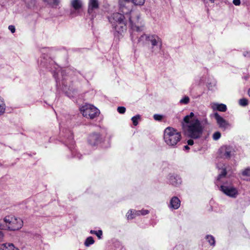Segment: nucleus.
Instances as JSON below:
<instances>
[{"label":"nucleus","instance_id":"f257e3e1","mask_svg":"<svg viewBox=\"0 0 250 250\" xmlns=\"http://www.w3.org/2000/svg\"><path fill=\"white\" fill-rule=\"evenodd\" d=\"M184 121L183 128L185 134L194 139H198L202 136L204 125L208 124L207 118L200 121L194 117L193 112H190L189 115L186 116L184 118Z\"/></svg>","mask_w":250,"mask_h":250},{"label":"nucleus","instance_id":"f03ea898","mask_svg":"<svg viewBox=\"0 0 250 250\" xmlns=\"http://www.w3.org/2000/svg\"><path fill=\"white\" fill-rule=\"evenodd\" d=\"M134 43H139L142 45H148L151 53H158L162 48V40L158 35L154 34H142Z\"/></svg>","mask_w":250,"mask_h":250},{"label":"nucleus","instance_id":"7ed1b4c3","mask_svg":"<svg viewBox=\"0 0 250 250\" xmlns=\"http://www.w3.org/2000/svg\"><path fill=\"white\" fill-rule=\"evenodd\" d=\"M132 14L127 19L129 20L130 27L133 31L131 34V40L133 42H135L137 39V37H139L140 35L139 32L144 30L145 25L137 12H133Z\"/></svg>","mask_w":250,"mask_h":250},{"label":"nucleus","instance_id":"20e7f679","mask_svg":"<svg viewBox=\"0 0 250 250\" xmlns=\"http://www.w3.org/2000/svg\"><path fill=\"white\" fill-rule=\"evenodd\" d=\"M23 226V221L19 217L10 214L5 216L3 219V223L0 224V229L16 231Z\"/></svg>","mask_w":250,"mask_h":250},{"label":"nucleus","instance_id":"39448f33","mask_svg":"<svg viewBox=\"0 0 250 250\" xmlns=\"http://www.w3.org/2000/svg\"><path fill=\"white\" fill-rule=\"evenodd\" d=\"M181 133L173 127H167L164 130V140L169 146L176 147L181 140Z\"/></svg>","mask_w":250,"mask_h":250},{"label":"nucleus","instance_id":"423d86ee","mask_svg":"<svg viewBox=\"0 0 250 250\" xmlns=\"http://www.w3.org/2000/svg\"><path fill=\"white\" fill-rule=\"evenodd\" d=\"M80 111L84 117L90 119H94L100 114L99 110L90 104H86L82 106Z\"/></svg>","mask_w":250,"mask_h":250},{"label":"nucleus","instance_id":"0eeeda50","mask_svg":"<svg viewBox=\"0 0 250 250\" xmlns=\"http://www.w3.org/2000/svg\"><path fill=\"white\" fill-rule=\"evenodd\" d=\"M119 7L120 12L125 15L126 18L133 14V12H136L132 10V3L130 0H120Z\"/></svg>","mask_w":250,"mask_h":250},{"label":"nucleus","instance_id":"6e6552de","mask_svg":"<svg viewBox=\"0 0 250 250\" xmlns=\"http://www.w3.org/2000/svg\"><path fill=\"white\" fill-rule=\"evenodd\" d=\"M220 189L226 195L233 198L238 194L237 189L234 188L231 182L224 183L220 187Z\"/></svg>","mask_w":250,"mask_h":250},{"label":"nucleus","instance_id":"1a4fd4ad","mask_svg":"<svg viewBox=\"0 0 250 250\" xmlns=\"http://www.w3.org/2000/svg\"><path fill=\"white\" fill-rule=\"evenodd\" d=\"M234 149L229 146H224L219 149L220 156L222 158L229 159L234 154Z\"/></svg>","mask_w":250,"mask_h":250},{"label":"nucleus","instance_id":"9d476101","mask_svg":"<svg viewBox=\"0 0 250 250\" xmlns=\"http://www.w3.org/2000/svg\"><path fill=\"white\" fill-rule=\"evenodd\" d=\"M66 137V140L65 141V145L66 146H68L69 148L71 149V151H72V154L74 156V157H76L79 159H80L81 155L79 152H77L76 150L72 149L74 145V142L73 141L72 133L71 132H69L68 136Z\"/></svg>","mask_w":250,"mask_h":250},{"label":"nucleus","instance_id":"9b49d317","mask_svg":"<svg viewBox=\"0 0 250 250\" xmlns=\"http://www.w3.org/2000/svg\"><path fill=\"white\" fill-rule=\"evenodd\" d=\"M219 127L223 130H226L230 127V124L223 117L219 115L218 113L213 114Z\"/></svg>","mask_w":250,"mask_h":250},{"label":"nucleus","instance_id":"f8f14e48","mask_svg":"<svg viewBox=\"0 0 250 250\" xmlns=\"http://www.w3.org/2000/svg\"><path fill=\"white\" fill-rule=\"evenodd\" d=\"M217 167L219 171V173L216 180V184L219 185V182H222V179L226 176L227 167L225 164L219 163L217 164Z\"/></svg>","mask_w":250,"mask_h":250},{"label":"nucleus","instance_id":"ddd939ff","mask_svg":"<svg viewBox=\"0 0 250 250\" xmlns=\"http://www.w3.org/2000/svg\"><path fill=\"white\" fill-rule=\"evenodd\" d=\"M126 18H127L123 14L115 13L109 18V21L112 25H115L121 21H125V19Z\"/></svg>","mask_w":250,"mask_h":250},{"label":"nucleus","instance_id":"4468645a","mask_svg":"<svg viewBox=\"0 0 250 250\" xmlns=\"http://www.w3.org/2000/svg\"><path fill=\"white\" fill-rule=\"evenodd\" d=\"M101 141V135L99 133H94L90 134L88 138V144L91 146L98 145Z\"/></svg>","mask_w":250,"mask_h":250},{"label":"nucleus","instance_id":"2eb2a0df","mask_svg":"<svg viewBox=\"0 0 250 250\" xmlns=\"http://www.w3.org/2000/svg\"><path fill=\"white\" fill-rule=\"evenodd\" d=\"M115 30L119 34H121L126 29V26L125 21H121L119 23L115 24V25H112Z\"/></svg>","mask_w":250,"mask_h":250},{"label":"nucleus","instance_id":"dca6fc26","mask_svg":"<svg viewBox=\"0 0 250 250\" xmlns=\"http://www.w3.org/2000/svg\"><path fill=\"white\" fill-rule=\"evenodd\" d=\"M70 5L75 12H78L82 9L83 3L82 0H71Z\"/></svg>","mask_w":250,"mask_h":250},{"label":"nucleus","instance_id":"f3484780","mask_svg":"<svg viewBox=\"0 0 250 250\" xmlns=\"http://www.w3.org/2000/svg\"><path fill=\"white\" fill-rule=\"evenodd\" d=\"M169 181L171 184L174 186H179L182 182L180 177L176 174H170L169 175Z\"/></svg>","mask_w":250,"mask_h":250},{"label":"nucleus","instance_id":"a211bd4d","mask_svg":"<svg viewBox=\"0 0 250 250\" xmlns=\"http://www.w3.org/2000/svg\"><path fill=\"white\" fill-rule=\"evenodd\" d=\"M180 201L177 197H173L170 201V204L168 206L171 209H177L180 206Z\"/></svg>","mask_w":250,"mask_h":250},{"label":"nucleus","instance_id":"6ab92c4d","mask_svg":"<svg viewBox=\"0 0 250 250\" xmlns=\"http://www.w3.org/2000/svg\"><path fill=\"white\" fill-rule=\"evenodd\" d=\"M211 108L214 110H218L221 112H225L227 110V106L223 104L212 103L210 104Z\"/></svg>","mask_w":250,"mask_h":250},{"label":"nucleus","instance_id":"aec40b11","mask_svg":"<svg viewBox=\"0 0 250 250\" xmlns=\"http://www.w3.org/2000/svg\"><path fill=\"white\" fill-rule=\"evenodd\" d=\"M98 7L99 3L98 0H89L88 9V13H92L93 10L97 9Z\"/></svg>","mask_w":250,"mask_h":250},{"label":"nucleus","instance_id":"412c9836","mask_svg":"<svg viewBox=\"0 0 250 250\" xmlns=\"http://www.w3.org/2000/svg\"><path fill=\"white\" fill-rule=\"evenodd\" d=\"M139 210L130 209L126 214V218L128 220L132 219L136 217L139 216Z\"/></svg>","mask_w":250,"mask_h":250},{"label":"nucleus","instance_id":"4be33fe9","mask_svg":"<svg viewBox=\"0 0 250 250\" xmlns=\"http://www.w3.org/2000/svg\"><path fill=\"white\" fill-rule=\"evenodd\" d=\"M243 176L246 177L247 180H250V167H248L241 172Z\"/></svg>","mask_w":250,"mask_h":250},{"label":"nucleus","instance_id":"5701e85b","mask_svg":"<svg viewBox=\"0 0 250 250\" xmlns=\"http://www.w3.org/2000/svg\"><path fill=\"white\" fill-rule=\"evenodd\" d=\"M206 239L210 244V246H214L215 244V241L214 237L211 235H207L206 236Z\"/></svg>","mask_w":250,"mask_h":250},{"label":"nucleus","instance_id":"b1692460","mask_svg":"<svg viewBox=\"0 0 250 250\" xmlns=\"http://www.w3.org/2000/svg\"><path fill=\"white\" fill-rule=\"evenodd\" d=\"M44 1L51 7L57 6L59 3V0H44Z\"/></svg>","mask_w":250,"mask_h":250},{"label":"nucleus","instance_id":"393cba45","mask_svg":"<svg viewBox=\"0 0 250 250\" xmlns=\"http://www.w3.org/2000/svg\"><path fill=\"white\" fill-rule=\"evenodd\" d=\"M6 105L3 100L0 97V115L3 114L5 111Z\"/></svg>","mask_w":250,"mask_h":250},{"label":"nucleus","instance_id":"a878e982","mask_svg":"<svg viewBox=\"0 0 250 250\" xmlns=\"http://www.w3.org/2000/svg\"><path fill=\"white\" fill-rule=\"evenodd\" d=\"M95 242V241L92 237L89 236L88 237L85 242H84V245L85 247H89L90 245L93 244Z\"/></svg>","mask_w":250,"mask_h":250},{"label":"nucleus","instance_id":"bb28decb","mask_svg":"<svg viewBox=\"0 0 250 250\" xmlns=\"http://www.w3.org/2000/svg\"><path fill=\"white\" fill-rule=\"evenodd\" d=\"M90 233L91 234H95L99 239H101L103 235V232L102 230H99L98 231L91 230Z\"/></svg>","mask_w":250,"mask_h":250},{"label":"nucleus","instance_id":"cd10ccee","mask_svg":"<svg viewBox=\"0 0 250 250\" xmlns=\"http://www.w3.org/2000/svg\"><path fill=\"white\" fill-rule=\"evenodd\" d=\"M189 98L187 96H185L182 99L180 100L181 104H187L189 102Z\"/></svg>","mask_w":250,"mask_h":250},{"label":"nucleus","instance_id":"c85d7f7f","mask_svg":"<svg viewBox=\"0 0 250 250\" xmlns=\"http://www.w3.org/2000/svg\"><path fill=\"white\" fill-rule=\"evenodd\" d=\"M140 118H141V116L139 115H137L132 117L131 120L132 121V123H133V124L134 125L136 126L138 125V120H139L140 119Z\"/></svg>","mask_w":250,"mask_h":250},{"label":"nucleus","instance_id":"c756f323","mask_svg":"<svg viewBox=\"0 0 250 250\" xmlns=\"http://www.w3.org/2000/svg\"><path fill=\"white\" fill-rule=\"evenodd\" d=\"M131 2L136 5H142L144 4L145 0H132Z\"/></svg>","mask_w":250,"mask_h":250},{"label":"nucleus","instance_id":"7c9ffc66","mask_svg":"<svg viewBox=\"0 0 250 250\" xmlns=\"http://www.w3.org/2000/svg\"><path fill=\"white\" fill-rule=\"evenodd\" d=\"M239 103L240 105L245 106L248 105V101L247 99L245 98L241 99L239 100Z\"/></svg>","mask_w":250,"mask_h":250},{"label":"nucleus","instance_id":"2f4dec72","mask_svg":"<svg viewBox=\"0 0 250 250\" xmlns=\"http://www.w3.org/2000/svg\"><path fill=\"white\" fill-rule=\"evenodd\" d=\"M212 137L214 140H218L221 137L220 132L218 131L214 132L213 134Z\"/></svg>","mask_w":250,"mask_h":250},{"label":"nucleus","instance_id":"473e14b6","mask_svg":"<svg viewBox=\"0 0 250 250\" xmlns=\"http://www.w3.org/2000/svg\"><path fill=\"white\" fill-rule=\"evenodd\" d=\"M216 87V82L213 81L212 83H208V87L209 90H213Z\"/></svg>","mask_w":250,"mask_h":250},{"label":"nucleus","instance_id":"72a5a7b5","mask_svg":"<svg viewBox=\"0 0 250 250\" xmlns=\"http://www.w3.org/2000/svg\"><path fill=\"white\" fill-rule=\"evenodd\" d=\"M139 216L140 215H146L149 213V211L147 209H142L141 210H139Z\"/></svg>","mask_w":250,"mask_h":250},{"label":"nucleus","instance_id":"f704fd0d","mask_svg":"<svg viewBox=\"0 0 250 250\" xmlns=\"http://www.w3.org/2000/svg\"><path fill=\"white\" fill-rule=\"evenodd\" d=\"M8 250H19L18 249L16 248L13 244H7V247Z\"/></svg>","mask_w":250,"mask_h":250},{"label":"nucleus","instance_id":"c9c22d12","mask_svg":"<svg viewBox=\"0 0 250 250\" xmlns=\"http://www.w3.org/2000/svg\"><path fill=\"white\" fill-rule=\"evenodd\" d=\"M117 111L121 114H123L125 112V108L124 106H119L117 108Z\"/></svg>","mask_w":250,"mask_h":250},{"label":"nucleus","instance_id":"e433bc0d","mask_svg":"<svg viewBox=\"0 0 250 250\" xmlns=\"http://www.w3.org/2000/svg\"><path fill=\"white\" fill-rule=\"evenodd\" d=\"M153 118L156 121H161L163 118V116L159 114H154Z\"/></svg>","mask_w":250,"mask_h":250},{"label":"nucleus","instance_id":"4c0bfd02","mask_svg":"<svg viewBox=\"0 0 250 250\" xmlns=\"http://www.w3.org/2000/svg\"><path fill=\"white\" fill-rule=\"evenodd\" d=\"M184 247L182 245H178L176 246L173 249V250H184Z\"/></svg>","mask_w":250,"mask_h":250},{"label":"nucleus","instance_id":"58836bf2","mask_svg":"<svg viewBox=\"0 0 250 250\" xmlns=\"http://www.w3.org/2000/svg\"><path fill=\"white\" fill-rule=\"evenodd\" d=\"M7 244H3L0 245V250H8Z\"/></svg>","mask_w":250,"mask_h":250},{"label":"nucleus","instance_id":"ea45409f","mask_svg":"<svg viewBox=\"0 0 250 250\" xmlns=\"http://www.w3.org/2000/svg\"><path fill=\"white\" fill-rule=\"evenodd\" d=\"M8 29L12 33L15 32V26L13 25H9L8 27Z\"/></svg>","mask_w":250,"mask_h":250},{"label":"nucleus","instance_id":"a19ab883","mask_svg":"<svg viewBox=\"0 0 250 250\" xmlns=\"http://www.w3.org/2000/svg\"><path fill=\"white\" fill-rule=\"evenodd\" d=\"M62 73H63V71H61V72L58 71L57 73V77L55 76L56 79L57 83H60V78H59V75L60 73H61V74H62Z\"/></svg>","mask_w":250,"mask_h":250},{"label":"nucleus","instance_id":"79ce46f5","mask_svg":"<svg viewBox=\"0 0 250 250\" xmlns=\"http://www.w3.org/2000/svg\"><path fill=\"white\" fill-rule=\"evenodd\" d=\"M233 3L236 6H238L240 4V0H233Z\"/></svg>","mask_w":250,"mask_h":250},{"label":"nucleus","instance_id":"37998d69","mask_svg":"<svg viewBox=\"0 0 250 250\" xmlns=\"http://www.w3.org/2000/svg\"><path fill=\"white\" fill-rule=\"evenodd\" d=\"M188 146H192L194 144V141L192 139H189L187 141Z\"/></svg>","mask_w":250,"mask_h":250},{"label":"nucleus","instance_id":"c03bdc74","mask_svg":"<svg viewBox=\"0 0 250 250\" xmlns=\"http://www.w3.org/2000/svg\"><path fill=\"white\" fill-rule=\"evenodd\" d=\"M3 237V234L1 231V229H0V241L2 240Z\"/></svg>","mask_w":250,"mask_h":250},{"label":"nucleus","instance_id":"a18cd8bd","mask_svg":"<svg viewBox=\"0 0 250 250\" xmlns=\"http://www.w3.org/2000/svg\"><path fill=\"white\" fill-rule=\"evenodd\" d=\"M244 56H245V57L248 56V57H250V52H247L246 53H244Z\"/></svg>","mask_w":250,"mask_h":250},{"label":"nucleus","instance_id":"49530a36","mask_svg":"<svg viewBox=\"0 0 250 250\" xmlns=\"http://www.w3.org/2000/svg\"><path fill=\"white\" fill-rule=\"evenodd\" d=\"M189 149V147L188 145L187 146H184V150H188Z\"/></svg>","mask_w":250,"mask_h":250},{"label":"nucleus","instance_id":"de8ad7c7","mask_svg":"<svg viewBox=\"0 0 250 250\" xmlns=\"http://www.w3.org/2000/svg\"><path fill=\"white\" fill-rule=\"evenodd\" d=\"M47 51V48H43L42 49V52H46Z\"/></svg>","mask_w":250,"mask_h":250},{"label":"nucleus","instance_id":"09e8293b","mask_svg":"<svg viewBox=\"0 0 250 250\" xmlns=\"http://www.w3.org/2000/svg\"><path fill=\"white\" fill-rule=\"evenodd\" d=\"M248 95L250 96V88L249 89L248 91Z\"/></svg>","mask_w":250,"mask_h":250},{"label":"nucleus","instance_id":"8fccbe9b","mask_svg":"<svg viewBox=\"0 0 250 250\" xmlns=\"http://www.w3.org/2000/svg\"><path fill=\"white\" fill-rule=\"evenodd\" d=\"M45 63V62L41 61V64H42V63Z\"/></svg>","mask_w":250,"mask_h":250},{"label":"nucleus","instance_id":"3c124183","mask_svg":"<svg viewBox=\"0 0 250 250\" xmlns=\"http://www.w3.org/2000/svg\"><path fill=\"white\" fill-rule=\"evenodd\" d=\"M204 3H205V4H206L207 2L206 1V0H204Z\"/></svg>","mask_w":250,"mask_h":250},{"label":"nucleus","instance_id":"603ef678","mask_svg":"<svg viewBox=\"0 0 250 250\" xmlns=\"http://www.w3.org/2000/svg\"><path fill=\"white\" fill-rule=\"evenodd\" d=\"M42 58H43V59H44V58H45V57H44V56H42Z\"/></svg>","mask_w":250,"mask_h":250}]
</instances>
